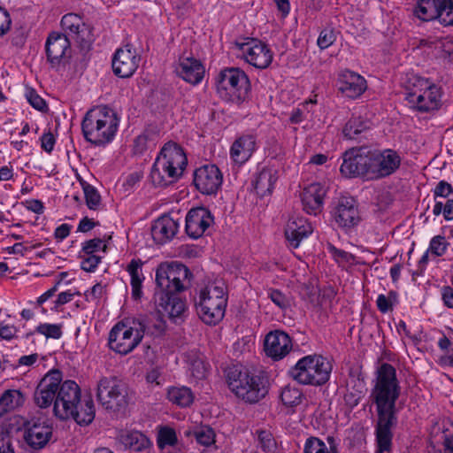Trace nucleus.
Here are the masks:
<instances>
[{
  "instance_id": "obj_1",
  "label": "nucleus",
  "mask_w": 453,
  "mask_h": 453,
  "mask_svg": "<svg viewBox=\"0 0 453 453\" xmlns=\"http://www.w3.org/2000/svg\"><path fill=\"white\" fill-rule=\"evenodd\" d=\"M401 394V386L395 368L388 363L381 364L375 372L373 386L370 394L372 404L378 416L376 425L377 453H390L392 428L396 425V401Z\"/></svg>"
},
{
  "instance_id": "obj_2",
  "label": "nucleus",
  "mask_w": 453,
  "mask_h": 453,
  "mask_svg": "<svg viewBox=\"0 0 453 453\" xmlns=\"http://www.w3.org/2000/svg\"><path fill=\"white\" fill-rule=\"evenodd\" d=\"M191 275L189 269L178 262L161 263L156 270L155 303L158 312L177 322L186 310L179 294L185 289L184 281Z\"/></svg>"
},
{
  "instance_id": "obj_3",
  "label": "nucleus",
  "mask_w": 453,
  "mask_h": 453,
  "mask_svg": "<svg viewBox=\"0 0 453 453\" xmlns=\"http://www.w3.org/2000/svg\"><path fill=\"white\" fill-rule=\"evenodd\" d=\"M188 159L182 148L174 142H166L157 157L150 179L156 187H167L175 183L182 175Z\"/></svg>"
},
{
  "instance_id": "obj_4",
  "label": "nucleus",
  "mask_w": 453,
  "mask_h": 453,
  "mask_svg": "<svg viewBox=\"0 0 453 453\" xmlns=\"http://www.w3.org/2000/svg\"><path fill=\"white\" fill-rule=\"evenodd\" d=\"M405 100L411 109L419 113H432L441 105L442 92L429 79L417 74H408L403 82Z\"/></svg>"
},
{
  "instance_id": "obj_5",
  "label": "nucleus",
  "mask_w": 453,
  "mask_h": 453,
  "mask_svg": "<svg viewBox=\"0 0 453 453\" xmlns=\"http://www.w3.org/2000/svg\"><path fill=\"white\" fill-rule=\"evenodd\" d=\"M226 378L230 390L246 403H257L268 393L267 380L242 365L228 367Z\"/></svg>"
},
{
  "instance_id": "obj_6",
  "label": "nucleus",
  "mask_w": 453,
  "mask_h": 453,
  "mask_svg": "<svg viewBox=\"0 0 453 453\" xmlns=\"http://www.w3.org/2000/svg\"><path fill=\"white\" fill-rule=\"evenodd\" d=\"M118 127L116 113L106 106L88 111L81 122L85 140L97 146L110 142L114 138Z\"/></svg>"
},
{
  "instance_id": "obj_7",
  "label": "nucleus",
  "mask_w": 453,
  "mask_h": 453,
  "mask_svg": "<svg viewBox=\"0 0 453 453\" xmlns=\"http://www.w3.org/2000/svg\"><path fill=\"white\" fill-rule=\"evenodd\" d=\"M227 296L222 281L209 283L200 291L196 311L200 319L208 325L220 322L226 312Z\"/></svg>"
},
{
  "instance_id": "obj_8",
  "label": "nucleus",
  "mask_w": 453,
  "mask_h": 453,
  "mask_svg": "<svg viewBox=\"0 0 453 453\" xmlns=\"http://www.w3.org/2000/svg\"><path fill=\"white\" fill-rule=\"evenodd\" d=\"M332 368L329 360L323 356L308 355L299 359L288 374L299 384L317 387L329 380Z\"/></svg>"
},
{
  "instance_id": "obj_9",
  "label": "nucleus",
  "mask_w": 453,
  "mask_h": 453,
  "mask_svg": "<svg viewBox=\"0 0 453 453\" xmlns=\"http://www.w3.org/2000/svg\"><path fill=\"white\" fill-rule=\"evenodd\" d=\"M145 332L146 327L142 320L118 322L109 333V347L116 353L127 355L140 344Z\"/></svg>"
},
{
  "instance_id": "obj_10",
  "label": "nucleus",
  "mask_w": 453,
  "mask_h": 453,
  "mask_svg": "<svg viewBox=\"0 0 453 453\" xmlns=\"http://www.w3.org/2000/svg\"><path fill=\"white\" fill-rule=\"evenodd\" d=\"M96 397L104 409L114 412L125 410L131 399L127 384L116 376L100 379Z\"/></svg>"
},
{
  "instance_id": "obj_11",
  "label": "nucleus",
  "mask_w": 453,
  "mask_h": 453,
  "mask_svg": "<svg viewBox=\"0 0 453 453\" xmlns=\"http://www.w3.org/2000/svg\"><path fill=\"white\" fill-rule=\"evenodd\" d=\"M250 90V80L241 69L232 67L219 73L217 91L223 100L240 104L246 99Z\"/></svg>"
},
{
  "instance_id": "obj_12",
  "label": "nucleus",
  "mask_w": 453,
  "mask_h": 453,
  "mask_svg": "<svg viewBox=\"0 0 453 453\" xmlns=\"http://www.w3.org/2000/svg\"><path fill=\"white\" fill-rule=\"evenodd\" d=\"M413 15L419 20H438L441 25L453 26V0H418Z\"/></svg>"
},
{
  "instance_id": "obj_13",
  "label": "nucleus",
  "mask_w": 453,
  "mask_h": 453,
  "mask_svg": "<svg viewBox=\"0 0 453 453\" xmlns=\"http://www.w3.org/2000/svg\"><path fill=\"white\" fill-rule=\"evenodd\" d=\"M81 388L75 381H61L54 401V415L62 420L70 418L75 408L81 404Z\"/></svg>"
},
{
  "instance_id": "obj_14",
  "label": "nucleus",
  "mask_w": 453,
  "mask_h": 453,
  "mask_svg": "<svg viewBox=\"0 0 453 453\" xmlns=\"http://www.w3.org/2000/svg\"><path fill=\"white\" fill-rule=\"evenodd\" d=\"M340 170L347 177L364 176L372 180V150L360 147L347 150Z\"/></svg>"
},
{
  "instance_id": "obj_15",
  "label": "nucleus",
  "mask_w": 453,
  "mask_h": 453,
  "mask_svg": "<svg viewBox=\"0 0 453 453\" xmlns=\"http://www.w3.org/2000/svg\"><path fill=\"white\" fill-rule=\"evenodd\" d=\"M235 46L242 51L245 61L256 68L265 69L273 61L271 50L257 39L247 38L245 42H236Z\"/></svg>"
},
{
  "instance_id": "obj_16",
  "label": "nucleus",
  "mask_w": 453,
  "mask_h": 453,
  "mask_svg": "<svg viewBox=\"0 0 453 453\" xmlns=\"http://www.w3.org/2000/svg\"><path fill=\"white\" fill-rule=\"evenodd\" d=\"M62 380V372L59 370L52 369L48 372L42 378L34 392L35 405L42 409L54 405L57 391Z\"/></svg>"
},
{
  "instance_id": "obj_17",
  "label": "nucleus",
  "mask_w": 453,
  "mask_h": 453,
  "mask_svg": "<svg viewBox=\"0 0 453 453\" xmlns=\"http://www.w3.org/2000/svg\"><path fill=\"white\" fill-rule=\"evenodd\" d=\"M402 157L392 149L372 150V180H380L395 173L400 167Z\"/></svg>"
},
{
  "instance_id": "obj_18",
  "label": "nucleus",
  "mask_w": 453,
  "mask_h": 453,
  "mask_svg": "<svg viewBox=\"0 0 453 453\" xmlns=\"http://www.w3.org/2000/svg\"><path fill=\"white\" fill-rule=\"evenodd\" d=\"M222 181V173L215 165H204L194 172V185L203 195L216 194Z\"/></svg>"
},
{
  "instance_id": "obj_19",
  "label": "nucleus",
  "mask_w": 453,
  "mask_h": 453,
  "mask_svg": "<svg viewBox=\"0 0 453 453\" xmlns=\"http://www.w3.org/2000/svg\"><path fill=\"white\" fill-rule=\"evenodd\" d=\"M141 58L129 44L116 50L112 58V71L119 78H129L139 66Z\"/></svg>"
},
{
  "instance_id": "obj_20",
  "label": "nucleus",
  "mask_w": 453,
  "mask_h": 453,
  "mask_svg": "<svg viewBox=\"0 0 453 453\" xmlns=\"http://www.w3.org/2000/svg\"><path fill=\"white\" fill-rule=\"evenodd\" d=\"M290 336L281 330L269 332L264 342L265 355L273 360H280L292 349Z\"/></svg>"
},
{
  "instance_id": "obj_21",
  "label": "nucleus",
  "mask_w": 453,
  "mask_h": 453,
  "mask_svg": "<svg viewBox=\"0 0 453 453\" xmlns=\"http://www.w3.org/2000/svg\"><path fill=\"white\" fill-rule=\"evenodd\" d=\"M335 224L343 229L354 227L360 221L356 201L352 197H342L333 211Z\"/></svg>"
},
{
  "instance_id": "obj_22",
  "label": "nucleus",
  "mask_w": 453,
  "mask_h": 453,
  "mask_svg": "<svg viewBox=\"0 0 453 453\" xmlns=\"http://www.w3.org/2000/svg\"><path fill=\"white\" fill-rule=\"evenodd\" d=\"M213 223V217L204 207L191 209L186 217V232L193 239L201 237Z\"/></svg>"
},
{
  "instance_id": "obj_23",
  "label": "nucleus",
  "mask_w": 453,
  "mask_h": 453,
  "mask_svg": "<svg viewBox=\"0 0 453 453\" xmlns=\"http://www.w3.org/2000/svg\"><path fill=\"white\" fill-rule=\"evenodd\" d=\"M70 41L66 35L53 32L48 36L45 48L48 61L52 65H59L70 57Z\"/></svg>"
},
{
  "instance_id": "obj_24",
  "label": "nucleus",
  "mask_w": 453,
  "mask_h": 453,
  "mask_svg": "<svg viewBox=\"0 0 453 453\" xmlns=\"http://www.w3.org/2000/svg\"><path fill=\"white\" fill-rule=\"evenodd\" d=\"M61 27L70 36L82 46L90 42V31L82 18L75 13H67L62 17Z\"/></svg>"
},
{
  "instance_id": "obj_25",
  "label": "nucleus",
  "mask_w": 453,
  "mask_h": 453,
  "mask_svg": "<svg viewBox=\"0 0 453 453\" xmlns=\"http://www.w3.org/2000/svg\"><path fill=\"white\" fill-rule=\"evenodd\" d=\"M338 89L349 98H357L366 89V81L361 75L349 70L339 73Z\"/></svg>"
},
{
  "instance_id": "obj_26",
  "label": "nucleus",
  "mask_w": 453,
  "mask_h": 453,
  "mask_svg": "<svg viewBox=\"0 0 453 453\" xmlns=\"http://www.w3.org/2000/svg\"><path fill=\"white\" fill-rule=\"evenodd\" d=\"M326 194V188L319 183H312L306 187L301 194L303 210L308 214H319L323 210Z\"/></svg>"
},
{
  "instance_id": "obj_27",
  "label": "nucleus",
  "mask_w": 453,
  "mask_h": 453,
  "mask_svg": "<svg viewBox=\"0 0 453 453\" xmlns=\"http://www.w3.org/2000/svg\"><path fill=\"white\" fill-rule=\"evenodd\" d=\"M176 73L187 82L196 85L203 78L204 67L200 60L193 57H181L176 67Z\"/></svg>"
},
{
  "instance_id": "obj_28",
  "label": "nucleus",
  "mask_w": 453,
  "mask_h": 453,
  "mask_svg": "<svg viewBox=\"0 0 453 453\" xmlns=\"http://www.w3.org/2000/svg\"><path fill=\"white\" fill-rule=\"evenodd\" d=\"M313 231L310 223L304 218L292 217L288 219L285 236L292 248H297L301 241L307 238Z\"/></svg>"
},
{
  "instance_id": "obj_29",
  "label": "nucleus",
  "mask_w": 453,
  "mask_h": 453,
  "mask_svg": "<svg viewBox=\"0 0 453 453\" xmlns=\"http://www.w3.org/2000/svg\"><path fill=\"white\" fill-rule=\"evenodd\" d=\"M179 223L168 215H163L155 220L151 227V234L158 244L172 240L178 232Z\"/></svg>"
},
{
  "instance_id": "obj_30",
  "label": "nucleus",
  "mask_w": 453,
  "mask_h": 453,
  "mask_svg": "<svg viewBox=\"0 0 453 453\" xmlns=\"http://www.w3.org/2000/svg\"><path fill=\"white\" fill-rule=\"evenodd\" d=\"M52 435V428L46 423L39 421L28 422L25 439L35 449L43 448Z\"/></svg>"
},
{
  "instance_id": "obj_31",
  "label": "nucleus",
  "mask_w": 453,
  "mask_h": 453,
  "mask_svg": "<svg viewBox=\"0 0 453 453\" xmlns=\"http://www.w3.org/2000/svg\"><path fill=\"white\" fill-rule=\"evenodd\" d=\"M118 440L125 449L137 453H150L152 447L151 441L137 430L123 431L119 434Z\"/></svg>"
},
{
  "instance_id": "obj_32",
  "label": "nucleus",
  "mask_w": 453,
  "mask_h": 453,
  "mask_svg": "<svg viewBox=\"0 0 453 453\" xmlns=\"http://www.w3.org/2000/svg\"><path fill=\"white\" fill-rule=\"evenodd\" d=\"M279 178V171L273 165L261 168L253 180V187L260 196L271 195Z\"/></svg>"
},
{
  "instance_id": "obj_33",
  "label": "nucleus",
  "mask_w": 453,
  "mask_h": 453,
  "mask_svg": "<svg viewBox=\"0 0 453 453\" xmlns=\"http://www.w3.org/2000/svg\"><path fill=\"white\" fill-rule=\"evenodd\" d=\"M256 147V139L251 134L238 138L232 145L230 154L234 162L243 164L252 155Z\"/></svg>"
},
{
  "instance_id": "obj_34",
  "label": "nucleus",
  "mask_w": 453,
  "mask_h": 453,
  "mask_svg": "<svg viewBox=\"0 0 453 453\" xmlns=\"http://www.w3.org/2000/svg\"><path fill=\"white\" fill-rule=\"evenodd\" d=\"M339 442L334 436H327L326 441L318 437H309L304 443L303 453H339Z\"/></svg>"
},
{
  "instance_id": "obj_35",
  "label": "nucleus",
  "mask_w": 453,
  "mask_h": 453,
  "mask_svg": "<svg viewBox=\"0 0 453 453\" xmlns=\"http://www.w3.org/2000/svg\"><path fill=\"white\" fill-rule=\"evenodd\" d=\"M24 403L25 395L20 390H5L0 396V418L22 406Z\"/></svg>"
},
{
  "instance_id": "obj_36",
  "label": "nucleus",
  "mask_w": 453,
  "mask_h": 453,
  "mask_svg": "<svg viewBox=\"0 0 453 453\" xmlns=\"http://www.w3.org/2000/svg\"><path fill=\"white\" fill-rule=\"evenodd\" d=\"M142 265L141 259H132L127 268L131 277L132 296L135 300L140 299L142 295V286L144 280L142 273Z\"/></svg>"
},
{
  "instance_id": "obj_37",
  "label": "nucleus",
  "mask_w": 453,
  "mask_h": 453,
  "mask_svg": "<svg viewBox=\"0 0 453 453\" xmlns=\"http://www.w3.org/2000/svg\"><path fill=\"white\" fill-rule=\"evenodd\" d=\"M371 124L361 117H352L343 128V134L349 140H357L358 135L368 130Z\"/></svg>"
},
{
  "instance_id": "obj_38",
  "label": "nucleus",
  "mask_w": 453,
  "mask_h": 453,
  "mask_svg": "<svg viewBox=\"0 0 453 453\" xmlns=\"http://www.w3.org/2000/svg\"><path fill=\"white\" fill-rule=\"evenodd\" d=\"M167 397L170 402L180 406L188 407L194 401V395L189 388L173 387L168 390Z\"/></svg>"
},
{
  "instance_id": "obj_39",
  "label": "nucleus",
  "mask_w": 453,
  "mask_h": 453,
  "mask_svg": "<svg viewBox=\"0 0 453 453\" xmlns=\"http://www.w3.org/2000/svg\"><path fill=\"white\" fill-rule=\"evenodd\" d=\"M71 418L79 425L90 424L95 418V406L92 399L86 400L84 406H81V409L77 406Z\"/></svg>"
},
{
  "instance_id": "obj_40",
  "label": "nucleus",
  "mask_w": 453,
  "mask_h": 453,
  "mask_svg": "<svg viewBox=\"0 0 453 453\" xmlns=\"http://www.w3.org/2000/svg\"><path fill=\"white\" fill-rule=\"evenodd\" d=\"M303 394L297 388L286 386L283 388L280 399L284 405L286 406H296L302 402Z\"/></svg>"
},
{
  "instance_id": "obj_41",
  "label": "nucleus",
  "mask_w": 453,
  "mask_h": 453,
  "mask_svg": "<svg viewBox=\"0 0 453 453\" xmlns=\"http://www.w3.org/2000/svg\"><path fill=\"white\" fill-rule=\"evenodd\" d=\"M259 448L265 453L273 452L276 448L275 440L273 434L266 430L257 432Z\"/></svg>"
},
{
  "instance_id": "obj_42",
  "label": "nucleus",
  "mask_w": 453,
  "mask_h": 453,
  "mask_svg": "<svg viewBox=\"0 0 453 453\" xmlns=\"http://www.w3.org/2000/svg\"><path fill=\"white\" fill-rule=\"evenodd\" d=\"M177 442V436L174 429L164 427L159 430L157 435V446L164 449L165 446H173Z\"/></svg>"
},
{
  "instance_id": "obj_43",
  "label": "nucleus",
  "mask_w": 453,
  "mask_h": 453,
  "mask_svg": "<svg viewBox=\"0 0 453 453\" xmlns=\"http://www.w3.org/2000/svg\"><path fill=\"white\" fill-rule=\"evenodd\" d=\"M86 203L90 210H96L101 203V196L97 190L89 184H83Z\"/></svg>"
},
{
  "instance_id": "obj_44",
  "label": "nucleus",
  "mask_w": 453,
  "mask_h": 453,
  "mask_svg": "<svg viewBox=\"0 0 453 453\" xmlns=\"http://www.w3.org/2000/svg\"><path fill=\"white\" fill-rule=\"evenodd\" d=\"M194 436L198 443L209 446L214 441L215 434L211 427L204 426L195 429Z\"/></svg>"
},
{
  "instance_id": "obj_45",
  "label": "nucleus",
  "mask_w": 453,
  "mask_h": 453,
  "mask_svg": "<svg viewBox=\"0 0 453 453\" xmlns=\"http://www.w3.org/2000/svg\"><path fill=\"white\" fill-rule=\"evenodd\" d=\"M35 330L46 338L59 339L62 336L61 325L48 323L40 324Z\"/></svg>"
},
{
  "instance_id": "obj_46",
  "label": "nucleus",
  "mask_w": 453,
  "mask_h": 453,
  "mask_svg": "<svg viewBox=\"0 0 453 453\" xmlns=\"http://www.w3.org/2000/svg\"><path fill=\"white\" fill-rule=\"evenodd\" d=\"M357 388H356V389L353 388L352 390H348V392L344 395L345 402L350 407L357 406L365 395L363 382L358 381V384L357 385Z\"/></svg>"
},
{
  "instance_id": "obj_47",
  "label": "nucleus",
  "mask_w": 453,
  "mask_h": 453,
  "mask_svg": "<svg viewBox=\"0 0 453 453\" xmlns=\"http://www.w3.org/2000/svg\"><path fill=\"white\" fill-rule=\"evenodd\" d=\"M189 372L195 379L202 380L206 377L207 366L202 358L196 357L189 363Z\"/></svg>"
},
{
  "instance_id": "obj_48",
  "label": "nucleus",
  "mask_w": 453,
  "mask_h": 453,
  "mask_svg": "<svg viewBox=\"0 0 453 453\" xmlns=\"http://www.w3.org/2000/svg\"><path fill=\"white\" fill-rule=\"evenodd\" d=\"M267 295L272 302L281 310H286L290 306L289 299L281 291L270 288Z\"/></svg>"
},
{
  "instance_id": "obj_49",
  "label": "nucleus",
  "mask_w": 453,
  "mask_h": 453,
  "mask_svg": "<svg viewBox=\"0 0 453 453\" xmlns=\"http://www.w3.org/2000/svg\"><path fill=\"white\" fill-rule=\"evenodd\" d=\"M448 243L441 235H436L432 238L428 250L435 256H442L447 249Z\"/></svg>"
},
{
  "instance_id": "obj_50",
  "label": "nucleus",
  "mask_w": 453,
  "mask_h": 453,
  "mask_svg": "<svg viewBox=\"0 0 453 453\" xmlns=\"http://www.w3.org/2000/svg\"><path fill=\"white\" fill-rule=\"evenodd\" d=\"M26 97L28 103L35 109L41 111H44L47 110V104L45 101L33 88L27 89Z\"/></svg>"
},
{
  "instance_id": "obj_51",
  "label": "nucleus",
  "mask_w": 453,
  "mask_h": 453,
  "mask_svg": "<svg viewBox=\"0 0 453 453\" xmlns=\"http://www.w3.org/2000/svg\"><path fill=\"white\" fill-rule=\"evenodd\" d=\"M336 39L335 34L332 28L323 29L318 38V46L321 50H325L331 46Z\"/></svg>"
},
{
  "instance_id": "obj_52",
  "label": "nucleus",
  "mask_w": 453,
  "mask_h": 453,
  "mask_svg": "<svg viewBox=\"0 0 453 453\" xmlns=\"http://www.w3.org/2000/svg\"><path fill=\"white\" fill-rule=\"evenodd\" d=\"M443 453H453V424L444 427L441 434Z\"/></svg>"
},
{
  "instance_id": "obj_53",
  "label": "nucleus",
  "mask_w": 453,
  "mask_h": 453,
  "mask_svg": "<svg viewBox=\"0 0 453 453\" xmlns=\"http://www.w3.org/2000/svg\"><path fill=\"white\" fill-rule=\"evenodd\" d=\"M433 194L435 201L438 197L448 198L453 194V187L446 180H440L433 190Z\"/></svg>"
},
{
  "instance_id": "obj_54",
  "label": "nucleus",
  "mask_w": 453,
  "mask_h": 453,
  "mask_svg": "<svg viewBox=\"0 0 453 453\" xmlns=\"http://www.w3.org/2000/svg\"><path fill=\"white\" fill-rule=\"evenodd\" d=\"M101 249L104 251L106 249V245L104 243L102 239L94 238V239L87 241L83 243L82 251L86 255H90V254L94 255L93 254L94 252H96Z\"/></svg>"
},
{
  "instance_id": "obj_55",
  "label": "nucleus",
  "mask_w": 453,
  "mask_h": 453,
  "mask_svg": "<svg viewBox=\"0 0 453 453\" xmlns=\"http://www.w3.org/2000/svg\"><path fill=\"white\" fill-rule=\"evenodd\" d=\"M328 250L338 263H351L354 259V256L345 250H339L334 245H328Z\"/></svg>"
},
{
  "instance_id": "obj_56",
  "label": "nucleus",
  "mask_w": 453,
  "mask_h": 453,
  "mask_svg": "<svg viewBox=\"0 0 453 453\" xmlns=\"http://www.w3.org/2000/svg\"><path fill=\"white\" fill-rule=\"evenodd\" d=\"M144 322V326L146 327L145 334H150L151 335H161L165 330V323L161 319H157L154 323Z\"/></svg>"
},
{
  "instance_id": "obj_57",
  "label": "nucleus",
  "mask_w": 453,
  "mask_h": 453,
  "mask_svg": "<svg viewBox=\"0 0 453 453\" xmlns=\"http://www.w3.org/2000/svg\"><path fill=\"white\" fill-rule=\"evenodd\" d=\"M0 453H14L12 439L7 431L0 432Z\"/></svg>"
},
{
  "instance_id": "obj_58",
  "label": "nucleus",
  "mask_w": 453,
  "mask_h": 453,
  "mask_svg": "<svg viewBox=\"0 0 453 453\" xmlns=\"http://www.w3.org/2000/svg\"><path fill=\"white\" fill-rule=\"evenodd\" d=\"M101 261V257L96 255H88L81 261V269L86 272H93Z\"/></svg>"
},
{
  "instance_id": "obj_59",
  "label": "nucleus",
  "mask_w": 453,
  "mask_h": 453,
  "mask_svg": "<svg viewBox=\"0 0 453 453\" xmlns=\"http://www.w3.org/2000/svg\"><path fill=\"white\" fill-rule=\"evenodd\" d=\"M56 142L54 135L50 133H45L41 137V146L46 152L50 153Z\"/></svg>"
},
{
  "instance_id": "obj_60",
  "label": "nucleus",
  "mask_w": 453,
  "mask_h": 453,
  "mask_svg": "<svg viewBox=\"0 0 453 453\" xmlns=\"http://www.w3.org/2000/svg\"><path fill=\"white\" fill-rule=\"evenodd\" d=\"M11 18L8 12L0 7V36L4 35L10 29Z\"/></svg>"
},
{
  "instance_id": "obj_61",
  "label": "nucleus",
  "mask_w": 453,
  "mask_h": 453,
  "mask_svg": "<svg viewBox=\"0 0 453 453\" xmlns=\"http://www.w3.org/2000/svg\"><path fill=\"white\" fill-rule=\"evenodd\" d=\"M376 303L379 311L382 313L388 312L393 306L392 300L382 294L378 296Z\"/></svg>"
},
{
  "instance_id": "obj_62",
  "label": "nucleus",
  "mask_w": 453,
  "mask_h": 453,
  "mask_svg": "<svg viewBox=\"0 0 453 453\" xmlns=\"http://www.w3.org/2000/svg\"><path fill=\"white\" fill-rule=\"evenodd\" d=\"M17 329L14 326H0V338L10 341L15 337Z\"/></svg>"
},
{
  "instance_id": "obj_63",
  "label": "nucleus",
  "mask_w": 453,
  "mask_h": 453,
  "mask_svg": "<svg viewBox=\"0 0 453 453\" xmlns=\"http://www.w3.org/2000/svg\"><path fill=\"white\" fill-rule=\"evenodd\" d=\"M441 296L444 304L448 308L453 309V288L449 286L443 287Z\"/></svg>"
},
{
  "instance_id": "obj_64",
  "label": "nucleus",
  "mask_w": 453,
  "mask_h": 453,
  "mask_svg": "<svg viewBox=\"0 0 453 453\" xmlns=\"http://www.w3.org/2000/svg\"><path fill=\"white\" fill-rule=\"evenodd\" d=\"M70 231H71V226L66 223H64L56 228L54 236L57 240L63 241L65 238H66L69 235Z\"/></svg>"
}]
</instances>
